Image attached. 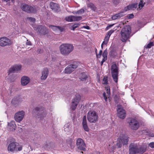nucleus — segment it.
<instances>
[{
    "instance_id": "nucleus-8",
    "label": "nucleus",
    "mask_w": 154,
    "mask_h": 154,
    "mask_svg": "<svg viewBox=\"0 0 154 154\" xmlns=\"http://www.w3.org/2000/svg\"><path fill=\"white\" fill-rule=\"evenodd\" d=\"M11 142L8 147V150L9 151L14 152L17 151V146L19 145L18 143L15 142V140L13 138H11Z\"/></svg>"
},
{
    "instance_id": "nucleus-24",
    "label": "nucleus",
    "mask_w": 154,
    "mask_h": 154,
    "mask_svg": "<svg viewBox=\"0 0 154 154\" xmlns=\"http://www.w3.org/2000/svg\"><path fill=\"white\" fill-rule=\"evenodd\" d=\"M50 5L51 8L55 11H57L59 9V6L56 3L51 2L50 3Z\"/></svg>"
},
{
    "instance_id": "nucleus-29",
    "label": "nucleus",
    "mask_w": 154,
    "mask_h": 154,
    "mask_svg": "<svg viewBox=\"0 0 154 154\" xmlns=\"http://www.w3.org/2000/svg\"><path fill=\"white\" fill-rule=\"evenodd\" d=\"M66 142L67 145L69 146L71 149H72L74 148L73 141L72 139L69 138L67 140Z\"/></svg>"
},
{
    "instance_id": "nucleus-9",
    "label": "nucleus",
    "mask_w": 154,
    "mask_h": 154,
    "mask_svg": "<svg viewBox=\"0 0 154 154\" xmlns=\"http://www.w3.org/2000/svg\"><path fill=\"white\" fill-rule=\"evenodd\" d=\"M81 96L80 95L76 94L75 97L72 100L71 109L74 111L76 108L79 101L81 100Z\"/></svg>"
},
{
    "instance_id": "nucleus-42",
    "label": "nucleus",
    "mask_w": 154,
    "mask_h": 154,
    "mask_svg": "<svg viewBox=\"0 0 154 154\" xmlns=\"http://www.w3.org/2000/svg\"><path fill=\"white\" fill-rule=\"evenodd\" d=\"M119 97L117 96V95H116L114 96V100L116 104H118V103L119 102Z\"/></svg>"
},
{
    "instance_id": "nucleus-30",
    "label": "nucleus",
    "mask_w": 154,
    "mask_h": 154,
    "mask_svg": "<svg viewBox=\"0 0 154 154\" xmlns=\"http://www.w3.org/2000/svg\"><path fill=\"white\" fill-rule=\"evenodd\" d=\"M137 6V3H135L129 5V7L130 10H134Z\"/></svg>"
},
{
    "instance_id": "nucleus-58",
    "label": "nucleus",
    "mask_w": 154,
    "mask_h": 154,
    "mask_svg": "<svg viewBox=\"0 0 154 154\" xmlns=\"http://www.w3.org/2000/svg\"><path fill=\"white\" fill-rule=\"evenodd\" d=\"M26 45H32V44L31 43V42L30 41H29L28 40H27Z\"/></svg>"
},
{
    "instance_id": "nucleus-20",
    "label": "nucleus",
    "mask_w": 154,
    "mask_h": 154,
    "mask_svg": "<svg viewBox=\"0 0 154 154\" xmlns=\"http://www.w3.org/2000/svg\"><path fill=\"white\" fill-rule=\"evenodd\" d=\"M138 153L139 154H143L146 150V146L144 145H141L139 146L137 145Z\"/></svg>"
},
{
    "instance_id": "nucleus-45",
    "label": "nucleus",
    "mask_w": 154,
    "mask_h": 154,
    "mask_svg": "<svg viewBox=\"0 0 154 154\" xmlns=\"http://www.w3.org/2000/svg\"><path fill=\"white\" fill-rule=\"evenodd\" d=\"M106 89V93L108 95L110 94V89L109 87H107L106 88H105Z\"/></svg>"
},
{
    "instance_id": "nucleus-38",
    "label": "nucleus",
    "mask_w": 154,
    "mask_h": 154,
    "mask_svg": "<svg viewBox=\"0 0 154 154\" xmlns=\"http://www.w3.org/2000/svg\"><path fill=\"white\" fill-rule=\"evenodd\" d=\"M103 84L105 85H107L108 84V77L105 76L103 79Z\"/></svg>"
},
{
    "instance_id": "nucleus-17",
    "label": "nucleus",
    "mask_w": 154,
    "mask_h": 154,
    "mask_svg": "<svg viewBox=\"0 0 154 154\" xmlns=\"http://www.w3.org/2000/svg\"><path fill=\"white\" fill-rule=\"evenodd\" d=\"M82 17L81 16H70L66 17V20L68 22L78 21L81 20Z\"/></svg>"
},
{
    "instance_id": "nucleus-7",
    "label": "nucleus",
    "mask_w": 154,
    "mask_h": 154,
    "mask_svg": "<svg viewBox=\"0 0 154 154\" xmlns=\"http://www.w3.org/2000/svg\"><path fill=\"white\" fill-rule=\"evenodd\" d=\"M88 121L91 123H95L98 120V116L94 111H89L87 116Z\"/></svg>"
},
{
    "instance_id": "nucleus-47",
    "label": "nucleus",
    "mask_w": 154,
    "mask_h": 154,
    "mask_svg": "<svg viewBox=\"0 0 154 154\" xmlns=\"http://www.w3.org/2000/svg\"><path fill=\"white\" fill-rule=\"evenodd\" d=\"M114 30H110L108 32V33H107V35H108L109 36H110L111 35V34L112 33L114 32Z\"/></svg>"
},
{
    "instance_id": "nucleus-21",
    "label": "nucleus",
    "mask_w": 154,
    "mask_h": 154,
    "mask_svg": "<svg viewBox=\"0 0 154 154\" xmlns=\"http://www.w3.org/2000/svg\"><path fill=\"white\" fill-rule=\"evenodd\" d=\"M86 117L85 116H83L82 122V125L84 129L86 131L88 132L89 131V128H88L87 122Z\"/></svg>"
},
{
    "instance_id": "nucleus-23",
    "label": "nucleus",
    "mask_w": 154,
    "mask_h": 154,
    "mask_svg": "<svg viewBox=\"0 0 154 154\" xmlns=\"http://www.w3.org/2000/svg\"><path fill=\"white\" fill-rule=\"evenodd\" d=\"M29 82L30 79L27 76H23L21 78V84L22 85H27Z\"/></svg>"
},
{
    "instance_id": "nucleus-28",
    "label": "nucleus",
    "mask_w": 154,
    "mask_h": 154,
    "mask_svg": "<svg viewBox=\"0 0 154 154\" xmlns=\"http://www.w3.org/2000/svg\"><path fill=\"white\" fill-rule=\"evenodd\" d=\"M8 125L10 127V130L12 131H14L16 129V125L14 121H11L8 123Z\"/></svg>"
},
{
    "instance_id": "nucleus-6",
    "label": "nucleus",
    "mask_w": 154,
    "mask_h": 154,
    "mask_svg": "<svg viewBox=\"0 0 154 154\" xmlns=\"http://www.w3.org/2000/svg\"><path fill=\"white\" fill-rule=\"evenodd\" d=\"M118 67L116 64L115 63L113 64L111 67L112 76L115 82H118Z\"/></svg>"
},
{
    "instance_id": "nucleus-12",
    "label": "nucleus",
    "mask_w": 154,
    "mask_h": 154,
    "mask_svg": "<svg viewBox=\"0 0 154 154\" xmlns=\"http://www.w3.org/2000/svg\"><path fill=\"white\" fill-rule=\"evenodd\" d=\"M25 115V112L23 110L19 111L15 114L14 119L17 122H20L21 121Z\"/></svg>"
},
{
    "instance_id": "nucleus-64",
    "label": "nucleus",
    "mask_w": 154,
    "mask_h": 154,
    "mask_svg": "<svg viewBox=\"0 0 154 154\" xmlns=\"http://www.w3.org/2000/svg\"><path fill=\"white\" fill-rule=\"evenodd\" d=\"M103 44H102L101 45V48L102 49H103Z\"/></svg>"
},
{
    "instance_id": "nucleus-4",
    "label": "nucleus",
    "mask_w": 154,
    "mask_h": 154,
    "mask_svg": "<svg viewBox=\"0 0 154 154\" xmlns=\"http://www.w3.org/2000/svg\"><path fill=\"white\" fill-rule=\"evenodd\" d=\"M21 7L23 11L27 13H35L37 11V7L36 6H32L25 4H22Z\"/></svg>"
},
{
    "instance_id": "nucleus-59",
    "label": "nucleus",
    "mask_w": 154,
    "mask_h": 154,
    "mask_svg": "<svg viewBox=\"0 0 154 154\" xmlns=\"http://www.w3.org/2000/svg\"><path fill=\"white\" fill-rule=\"evenodd\" d=\"M83 27L87 29H90V27L89 26H84Z\"/></svg>"
},
{
    "instance_id": "nucleus-15",
    "label": "nucleus",
    "mask_w": 154,
    "mask_h": 154,
    "mask_svg": "<svg viewBox=\"0 0 154 154\" xmlns=\"http://www.w3.org/2000/svg\"><path fill=\"white\" fill-rule=\"evenodd\" d=\"M11 42L10 39L6 37L0 38V45L4 47L11 45Z\"/></svg>"
},
{
    "instance_id": "nucleus-43",
    "label": "nucleus",
    "mask_w": 154,
    "mask_h": 154,
    "mask_svg": "<svg viewBox=\"0 0 154 154\" xmlns=\"http://www.w3.org/2000/svg\"><path fill=\"white\" fill-rule=\"evenodd\" d=\"M144 4H143L142 0L140 1L138 5L139 8L140 9H141L144 6Z\"/></svg>"
},
{
    "instance_id": "nucleus-10",
    "label": "nucleus",
    "mask_w": 154,
    "mask_h": 154,
    "mask_svg": "<svg viewBox=\"0 0 154 154\" xmlns=\"http://www.w3.org/2000/svg\"><path fill=\"white\" fill-rule=\"evenodd\" d=\"M78 63L75 62L68 66L65 69V72L67 74H70L76 69L79 65Z\"/></svg>"
},
{
    "instance_id": "nucleus-48",
    "label": "nucleus",
    "mask_w": 154,
    "mask_h": 154,
    "mask_svg": "<svg viewBox=\"0 0 154 154\" xmlns=\"http://www.w3.org/2000/svg\"><path fill=\"white\" fill-rule=\"evenodd\" d=\"M149 146L152 148H154V142L150 143L149 144Z\"/></svg>"
},
{
    "instance_id": "nucleus-49",
    "label": "nucleus",
    "mask_w": 154,
    "mask_h": 154,
    "mask_svg": "<svg viewBox=\"0 0 154 154\" xmlns=\"http://www.w3.org/2000/svg\"><path fill=\"white\" fill-rule=\"evenodd\" d=\"M129 19H132L134 17V15L133 14H130L127 16Z\"/></svg>"
},
{
    "instance_id": "nucleus-14",
    "label": "nucleus",
    "mask_w": 154,
    "mask_h": 154,
    "mask_svg": "<svg viewBox=\"0 0 154 154\" xmlns=\"http://www.w3.org/2000/svg\"><path fill=\"white\" fill-rule=\"evenodd\" d=\"M117 106L118 107L117 109L118 116L120 119H125L126 116L125 110L121 107V106L120 105H118Z\"/></svg>"
},
{
    "instance_id": "nucleus-19",
    "label": "nucleus",
    "mask_w": 154,
    "mask_h": 154,
    "mask_svg": "<svg viewBox=\"0 0 154 154\" xmlns=\"http://www.w3.org/2000/svg\"><path fill=\"white\" fill-rule=\"evenodd\" d=\"M49 74V71L47 68L44 69L42 72V75L41 77L42 80H45L47 78Z\"/></svg>"
},
{
    "instance_id": "nucleus-53",
    "label": "nucleus",
    "mask_w": 154,
    "mask_h": 154,
    "mask_svg": "<svg viewBox=\"0 0 154 154\" xmlns=\"http://www.w3.org/2000/svg\"><path fill=\"white\" fill-rule=\"evenodd\" d=\"M103 97L104 98V99L106 101L107 100V98L106 96V94L105 92H104L103 93Z\"/></svg>"
},
{
    "instance_id": "nucleus-51",
    "label": "nucleus",
    "mask_w": 154,
    "mask_h": 154,
    "mask_svg": "<svg viewBox=\"0 0 154 154\" xmlns=\"http://www.w3.org/2000/svg\"><path fill=\"white\" fill-rule=\"evenodd\" d=\"M102 53V50H100V51H99V54H98V57H97V58H100L101 57Z\"/></svg>"
},
{
    "instance_id": "nucleus-39",
    "label": "nucleus",
    "mask_w": 154,
    "mask_h": 154,
    "mask_svg": "<svg viewBox=\"0 0 154 154\" xmlns=\"http://www.w3.org/2000/svg\"><path fill=\"white\" fill-rule=\"evenodd\" d=\"M153 42H151L148 44H147L146 46H145L144 47L146 49L150 48H151L152 46H153Z\"/></svg>"
},
{
    "instance_id": "nucleus-33",
    "label": "nucleus",
    "mask_w": 154,
    "mask_h": 154,
    "mask_svg": "<svg viewBox=\"0 0 154 154\" xmlns=\"http://www.w3.org/2000/svg\"><path fill=\"white\" fill-rule=\"evenodd\" d=\"M87 6L88 8H91L92 10L95 11L96 9V8L94 5L92 3H91L87 5Z\"/></svg>"
},
{
    "instance_id": "nucleus-55",
    "label": "nucleus",
    "mask_w": 154,
    "mask_h": 154,
    "mask_svg": "<svg viewBox=\"0 0 154 154\" xmlns=\"http://www.w3.org/2000/svg\"><path fill=\"white\" fill-rule=\"evenodd\" d=\"M107 59H106L105 58H103L102 59V61H101V65L102 66L103 64V63L106 60H107Z\"/></svg>"
},
{
    "instance_id": "nucleus-36",
    "label": "nucleus",
    "mask_w": 154,
    "mask_h": 154,
    "mask_svg": "<svg viewBox=\"0 0 154 154\" xmlns=\"http://www.w3.org/2000/svg\"><path fill=\"white\" fill-rule=\"evenodd\" d=\"M80 26V24L79 23H75L72 26L70 27V29L71 30H72L74 31L75 29L78 27Z\"/></svg>"
},
{
    "instance_id": "nucleus-18",
    "label": "nucleus",
    "mask_w": 154,
    "mask_h": 154,
    "mask_svg": "<svg viewBox=\"0 0 154 154\" xmlns=\"http://www.w3.org/2000/svg\"><path fill=\"white\" fill-rule=\"evenodd\" d=\"M22 67V66L20 65H17L12 66L9 69L8 71V72L9 73H14L16 72H18L20 71Z\"/></svg>"
},
{
    "instance_id": "nucleus-62",
    "label": "nucleus",
    "mask_w": 154,
    "mask_h": 154,
    "mask_svg": "<svg viewBox=\"0 0 154 154\" xmlns=\"http://www.w3.org/2000/svg\"><path fill=\"white\" fill-rule=\"evenodd\" d=\"M95 53H96V54L97 57H98V54H97V49L96 48H95Z\"/></svg>"
},
{
    "instance_id": "nucleus-61",
    "label": "nucleus",
    "mask_w": 154,
    "mask_h": 154,
    "mask_svg": "<svg viewBox=\"0 0 154 154\" xmlns=\"http://www.w3.org/2000/svg\"><path fill=\"white\" fill-rule=\"evenodd\" d=\"M22 149V146H20L18 148V150L19 151H21Z\"/></svg>"
},
{
    "instance_id": "nucleus-35",
    "label": "nucleus",
    "mask_w": 154,
    "mask_h": 154,
    "mask_svg": "<svg viewBox=\"0 0 154 154\" xmlns=\"http://www.w3.org/2000/svg\"><path fill=\"white\" fill-rule=\"evenodd\" d=\"M19 99L17 97H15L11 101V103L14 105L17 104L18 102Z\"/></svg>"
},
{
    "instance_id": "nucleus-46",
    "label": "nucleus",
    "mask_w": 154,
    "mask_h": 154,
    "mask_svg": "<svg viewBox=\"0 0 154 154\" xmlns=\"http://www.w3.org/2000/svg\"><path fill=\"white\" fill-rule=\"evenodd\" d=\"M120 1L121 0H113L112 2L114 4L117 5L120 2Z\"/></svg>"
},
{
    "instance_id": "nucleus-60",
    "label": "nucleus",
    "mask_w": 154,
    "mask_h": 154,
    "mask_svg": "<svg viewBox=\"0 0 154 154\" xmlns=\"http://www.w3.org/2000/svg\"><path fill=\"white\" fill-rule=\"evenodd\" d=\"M108 42L107 41L104 40V41L102 43L103 45H106L108 43Z\"/></svg>"
},
{
    "instance_id": "nucleus-11",
    "label": "nucleus",
    "mask_w": 154,
    "mask_h": 154,
    "mask_svg": "<svg viewBox=\"0 0 154 154\" xmlns=\"http://www.w3.org/2000/svg\"><path fill=\"white\" fill-rule=\"evenodd\" d=\"M76 144L78 149L81 151L86 150V145L82 139L78 138L76 141Z\"/></svg>"
},
{
    "instance_id": "nucleus-27",
    "label": "nucleus",
    "mask_w": 154,
    "mask_h": 154,
    "mask_svg": "<svg viewBox=\"0 0 154 154\" xmlns=\"http://www.w3.org/2000/svg\"><path fill=\"white\" fill-rule=\"evenodd\" d=\"M88 76L85 72L82 73L79 76V79L80 81L85 82L87 80Z\"/></svg>"
},
{
    "instance_id": "nucleus-56",
    "label": "nucleus",
    "mask_w": 154,
    "mask_h": 154,
    "mask_svg": "<svg viewBox=\"0 0 154 154\" xmlns=\"http://www.w3.org/2000/svg\"><path fill=\"white\" fill-rule=\"evenodd\" d=\"M43 50L40 49H38L37 50V52L38 53H41L42 52Z\"/></svg>"
},
{
    "instance_id": "nucleus-22",
    "label": "nucleus",
    "mask_w": 154,
    "mask_h": 154,
    "mask_svg": "<svg viewBox=\"0 0 154 154\" xmlns=\"http://www.w3.org/2000/svg\"><path fill=\"white\" fill-rule=\"evenodd\" d=\"M122 141L123 145H127L129 141V137L128 136L123 134L122 136L119 137Z\"/></svg>"
},
{
    "instance_id": "nucleus-34",
    "label": "nucleus",
    "mask_w": 154,
    "mask_h": 154,
    "mask_svg": "<svg viewBox=\"0 0 154 154\" xmlns=\"http://www.w3.org/2000/svg\"><path fill=\"white\" fill-rule=\"evenodd\" d=\"M110 57H114L115 55V51L113 48H111L110 49V51L109 53Z\"/></svg>"
},
{
    "instance_id": "nucleus-2",
    "label": "nucleus",
    "mask_w": 154,
    "mask_h": 154,
    "mask_svg": "<svg viewBox=\"0 0 154 154\" xmlns=\"http://www.w3.org/2000/svg\"><path fill=\"white\" fill-rule=\"evenodd\" d=\"M61 53L64 56H68L74 49V46L72 44H63L59 47Z\"/></svg>"
},
{
    "instance_id": "nucleus-41",
    "label": "nucleus",
    "mask_w": 154,
    "mask_h": 154,
    "mask_svg": "<svg viewBox=\"0 0 154 154\" xmlns=\"http://www.w3.org/2000/svg\"><path fill=\"white\" fill-rule=\"evenodd\" d=\"M34 137L37 140H40L41 138L42 137V136L41 134H34Z\"/></svg>"
},
{
    "instance_id": "nucleus-50",
    "label": "nucleus",
    "mask_w": 154,
    "mask_h": 154,
    "mask_svg": "<svg viewBox=\"0 0 154 154\" xmlns=\"http://www.w3.org/2000/svg\"><path fill=\"white\" fill-rule=\"evenodd\" d=\"M35 1L36 2L40 3V4L44 3L45 2L44 0H35Z\"/></svg>"
},
{
    "instance_id": "nucleus-16",
    "label": "nucleus",
    "mask_w": 154,
    "mask_h": 154,
    "mask_svg": "<svg viewBox=\"0 0 154 154\" xmlns=\"http://www.w3.org/2000/svg\"><path fill=\"white\" fill-rule=\"evenodd\" d=\"M138 153L137 144L131 143L129 146V154H136Z\"/></svg>"
},
{
    "instance_id": "nucleus-25",
    "label": "nucleus",
    "mask_w": 154,
    "mask_h": 154,
    "mask_svg": "<svg viewBox=\"0 0 154 154\" xmlns=\"http://www.w3.org/2000/svg\"><path fill=\"white\" fill-rule=\"evenodd\" d=\"M53 30L56 31H60L61 32H63L64 29L62 27L58 26L50 25L49 26Z\"/></svg>"
},
{
    "instance_id": "nucleus-3",
    "label": "nucleus",
    "mask_w": 154,
    "mask_h": 154,
    "mask_svg": "<svg viewBox=\"0 0 154 154\" xmlns=\"http://www.w3.org/2000/svg\"><path fill=\"white\" fill-rule=\"evenodd\" d=\"M33 113L38 118L44 117L47 114L46 111L41 106L36 107L33 109Z\"/></svg>"
},
{
    "instance_id": "nucleus-13",
    "label": "nucleus",
    "mask_w": 154,
    "mask_h": 154,
    "mask_svg": "<svg viewBox=\"0 0 154 154\" xmlns=\"http://www.w3.org/2000/svg\"><path fill=\"white\" fill-rule=\"evenodd\" d=\"M129 126L131 129L136 130L139 128V124L138 122L136 119H132L131 120L129 123Z\"/></svg>"
},
{
    "instance_id": "nucleus-44",
    "label": "nucleus",
    "mask_w": 154,
    "mask_h": 154,
    "mask_svg": "<svg viewBox=\"0 0 154 154\" xmlns=\"http://www.w3.org/2000/svg\"><path fill=\"white\" fill-rule=\"evenodd\" d=\"M27 19L29 20L30 22H34L35 21V18L31 17H28Z\"/></svg>"
},
{
    "instance_id": "nucleus-54",
    "label": "nucleus",
    "mask_w": 154,
    "mask_h": 154,
    "mask_svg": "<svg viewBox=\"0 0 154 154\" xmlns=\"http://www.w3.org/2000/svg\"><path fill=\"white\" fill-rule=\"evenodd\" d=\"M109 37L110 36H109L108 35H107L106 36V37L105 38L104 40L107 41L108 42Z\"/></svg>"
},
{
    "instance_id": "nucleus-57",
    "label": "nucleus",
    "mask_w": 154,
    "mask_h": 154,
    "mask_svg": "<svg viewBox=\"0 0 154 154\" xmlns=\"http://www.w3.org/2000/svg\"><path fill=\"white\" fill-rule=\"evenodd\" d=\"M114 24L110 25L107 26L106 27V30H108V29H109Z\"/></svg>"
},
{
    "instance_id": "nucleus-63",
    "label": "nucleus",
    "mask_w": 154,
    "mask_h": 154,
    "mask_svg": "<svg viewBox=\"0 0 154 154\" xmlns=\"http://www.w3.org/2000/svg\"><path fill=\"white\" fill-rule=\"evenodd\" d=\"M10 0H2V1H5L7 2L10 1Z\"/></svg>"
},
{
    "instance_id": "nucleus-1",
    "label": "nucleus",
    "mask_w": 154,
    "mask_h": 154,
    "mask_svg": "<svg viewBox=\"0 0 154 154\" xmlns=\"http://www.w3.org/2000/svg\"><path fill=\"white\" fill-rule=\"evenodd\" d=\"M121 40L123 42H126L132 36L131 27L129 25L125 26L121 31Z\"/></svg>"
},
{
    "instance_id": "nucleus-5",
    "label": "nucleus",
    "mask_w": 154,
    "mask_h": 154,
    "mask_svg": "<svg viewBox=\"0 0 154 154\" xmlns=\"http://www.w3.org/2000/svg\"><path fill=\"white\" fill-rule=\"evenodd\" d=\"M33 28L40 35L48 34V30L45 26L35 25L33 27Z\"/></svg>"
},
{
    "instance_id": "nucleus-37",
    "label": "nucleus",
    "mask_w": 154,
    "mask_h": 154,
    "mask_svg": "<svg viewBox=\"0 0 154 154\" xmlns=\"http://www.w3.org/2000/svg\"><path fill=\"white\" fill-rule=\"evenodd\" d=\"M107 50L106 49L104 51L102 54V56L103 58L107 59Z\"/></svg>"
},
{
    "instance_id": "nucleus-32",
    "label": "nucleus",
    "mask_w": 154,
    "mask_h": 154,
    "mask_svg": "<svg viewBox=\"0 0 154 154\" xmlns=\"http://www.w3.org/2000/svg\"><path fill=\"white\" fill-rule=\"evenodd\" d=\"M84 9L83 8H82L81 9L79 10L76 11L72 12V13H73L74 14H81L82 13H84Z\"/></svg>"
},
{
    "instance_id": "nucleus-52",
    "label": "nucleus",
    "mask_w": 154,
    "mask_h": 154,
    "mask_svg": "<svg viewBox=\"0 0 154 154\" xmlns=\"http://www.w3.org/2000/svg\"><path fill=\"white\" fill-rule=\"evenodd\" d=\"M130 10L129 9V5L128 6L125 7L124 9V11H126L128 10Z\"/></svg>"
},
{
    "instance_id": "nucleus-31",
    "label": "nucleus",
    "mask_w": 154,
    "mask_h": 154,
    "mask_svg": "<svg viewBox=\"0 0 154 154\" xmlns=\"http://www.w3.org/2000/svg\"><path fill=\"white\" fill-rule=\"evenodd\" d=\"M122 141L119 137L117 139V142L116 145L118 146V148H120L122 146Z\"/></svg>"
},
{
    "instance_id": "nucleus-40",
    "label": "nucleus",
    "mask_w": 154,
    "mask_h": 154,
    "mask_svg": "<svg viewBox=\"0 0 154 154\" xmlns=\"http://www.w3.org/2000/svg\"><path fill=\"white\" fill-rule=\"evenodd\" d=\"M144 133L146 135L148 136H150L151 137H153L154 136L153 134H151V133L149 130H145L144 131Z\"/></svg>"
},
{
    "instance_id": "nucleus-26",
    "label": "nucleus",
    "mask_w": 154,
    "mask_h": 154,
    "mask_svg": "<svg viewBox=\"0 0 154 154\" xmlns=\"http://www.w3.org/2000/svg\"><path fill=\"white\" fill-rule=\"evenodd\" d=\"M124 11H122L120 12L119 13L117 14L112 16V19L113 20H115L119 19L121 17L125 15V14H124Z\"/></svg>"
}]
</instances>
